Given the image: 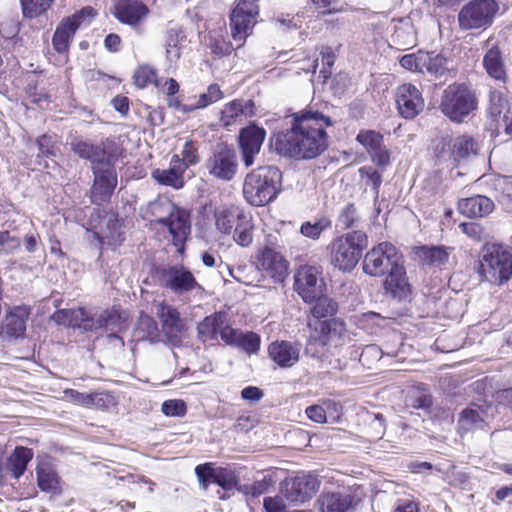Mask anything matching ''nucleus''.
<instances>
[{
	"instance_id": "473e14b6",
	"label": "nucleus",
	"mask_w": 512,
	"mask_h": 512,
	"mask_svg": "<svg viewBox=\"0 0 512 512\" xmlns=\"http://www.w3.org/2000/svg\"><path fill=\"white\" fill-rule=\"evenodd\" d=\"M416 32L409 20H400L394 26L391 42L399 50H408L416 45Z\"/></svg>"
},
{
	"instance_id": "f03ea898",
	"label": "nucleus",
	"mask_w": 512,
	"mask_h": 512,
	"mask_svg": "<svg viewBox=\"0 0 512 512\" xmlns=\"http://www.w3.org/2000/svg\"><path fill=\"white\" fill-rule=\"evenodd\" d=\"M141 214L144 219L165 227L177 251L183 252L185 241L191 231L188 211L176 206L167 197H157L141 208Z\"/></svg>"
},
{
	"instance_id": "774afa93",
	"label": "nucleus",
	"mask_w": 512,
	"mask_h": 512,
	"mask_svg": "<svg viewBox=\"0 0 512 512\" xmlns=\"http://www.w3.org/2000/svg\"><path fill=\"white\" fill-rule=\"evenodd\" d=\"M275 484L272 475H264L262 479H257L251 484V496L259 497L266 493L268 489Z\"/></svg>"
},
{
	"instance_id": "f8f14e48",
	"label": "nucleus",
	"mask_w": 512,
	"mask_h": 512,
	"mask_svg": "<svg viewBox=\"0 0 512 512\" xmlns=\"http://www.w3.org/2000/svg\"><path fill=\"white\" fill-rule=\"evenodd\" d=\"M160 285L177 295L194 290L202 291L194 275L182 265L168 266L159 271Z\"/></svg>"
},
{
	"instance_id": "9b49d317",
	"label": "nucleus",
	"mask_w": 512,
	"mask_h": 512,
	"mask_svg": "<svg viewBox=\"0 0 512 512\" xmlns=\"http://www.w3.org/2000/svg\"><path fill=\"white\" fill-rule=\"evenodd\" d=\"M258 13L259 7L256 0H239L232 10L230 28L233 39L240 42L238 47L242 46L251 33Z\"/></svg>"
},
{
	"instance_id": "f257e3e1",
	"label": "nucleus",
	"mask_w": 512,
	"mask_h": 512,
	"mask_svg": "<svg viewBox=\"0 0 512 512\" xmlns=\"http://www.w3.org/2000/svg\"><path fill=\"white\" fill-rule=\"evenodd\" d=\"M291 128L277 136L276 151L283 156L313 159L328 148L326 129L334 122L323 112L308 107L292 115Z\"/></svg>"
},
{
	"instance_id": "6e6d98bb",
	"label": "nucleus",
	"mask_w": 512,
	"mask_h": 512,
	"mask_svg": "<svg viewBox=\"0 0 512 512\" xmlns=\"http://www.w3.org/2000/svg\"><path fill=\"white\" fill-rule=\"evenodd\" d=\"M208 47L217 57L229 55L233 50L232 44L226 41L220 34H211L209 36Z\"/></svg>"
},
{
	"instance_id": "4c0bfd02",
	"label": "nucleus",
	"mask_w": 512,
	"mask_h": 512,
	"mask_svg": "<svg viewBox=\"0 0 512 512\" xmlns=\"http://www.w3.org/2000/svg\"><path fill=\"white\" fill-rule=\"evenodd\" d=\"M175 163L173 167L168 169H156L153 171V178L160 184L172 186L174 188H181L183 186L182 174L184 168L182 167L181 161L178 156H173Z\"/></svg>"
},
{
	"instance_id": "3c124183",
	"label": "nucleus",
	"mask_w": 512,
	"mask_h": 512,
	"mask_svg": "<svg viewBox=\"0 0 512 512\" xmlns=\"http://www.w3.org/2000/svg\"><path fill=\"white\" fill-rule=\"evenodd\" d=\"M195 474L199 485L203 490H207L210 483L216 484L218 469H214L211 463L200 464L195 468Z\"/></svg>"
},
{
	"instance_id": "7ed1b4c3",
	"label": "nucleus",
	"mask_w": 512,
	"mask_h": 512,
	"mask_svg": "<svg viewBox=\"0 0 512 512\" xmlns=\"http://www.w3.org/2000/svg\"><path fill=\"white\" fill-rule=\"evenodd\" d=\"M282 185V173L275 166H261L245 177L243 195L253 206H264L273 201Z\"/></svg>"
},
{
	"instance_id": "dca6fc26",
	"label": "nucleus",
	"mask_w": 512,
	"mask_h": 512,
	"mask_svg": "<svg viewBox=\"0 0 512 512\" xmlns=\"http://www.w3.org/2000/svg\"><path fill=\"white\" fill-rule=\"evenodd\" d=\"M257 267L269 276L274 283H282L288 274V261L275 249L265 246L256 255Z\"/></svg>"
},
{
	"instance_id": "2eb2a0df",
	"label": "nucleus",
	"mask_w": 512,
	"mask_h": 512,
	"mask_svg": "<svg viewBox=\"0 0 512 512\" xmlns=\"http://www.w3.org/2000/svg\"><path fill=\"white\" fill-rule=\"evenodd\" d=\"M205 167L214 179L229 182L233 180L238 171L236 153L227 146H218L207 160Z\"/></svg>"
},
{
	"instance_id": "13d9d810",
	"label": "nucleus",
	"mask_w": 512,
	"mask_h": 512,
	"mask_svg": "<svg viewBox=\"0 0 512 512\" xmlns=\"http://www.w3.org/2000/svg\"><path fill=\"white\" fill-rule=\"evenodd\" d=\"M179 39H180V34L177 30L170 29L167 32L166 57L169 62L176 61L180 56L179 47H178Z\"/></svg>"
},
{
	"instance_id": "69168bd1",
	"label": "nucleus",
	"mask_w": 512,
	"mask_h": 512,
	"mask_svg": "<svg viewBox=\"0 0 512 512\" xmlns=\"http://www.w3.org/2000/svg\"><path fill=\"white\" fill-rule=\"evenodd\" d=\"M423 51L419 50L417 53L404 55L400 59V65L413 72H419L421 70Z\"/></svg>"
},
{
	"instance_id": "a211bd4d",
	"label": "nucleus",
	"mask_w": 512,
	"mask_h": 512,
	"mask_svg": "<svg viewBox=\"0 0 512 512\" xmlns=\"http://www.w3.org/2000/svg\"><path fill=\"white\" fill-rule=\"evenodd\" d=\"M319 489V482L312 475H300L285 481L283 494L287 501L302 504L310 500Z\"/></svg>"
},
{
	"instance_id": "b1692460",
	"label": "nucleus",
	"mask_w": 512,
	"mask_h": 512,
	"mask_svg": "<svg viewBox=\"0 0 512 512\" xmlns=\"http://www.w3.org/2000/svg\"><path fill=\"white\" fill-rule=\"evenodd\" d=\"M384 289L392 298L403 300L410 294V285L402 265L394 266L384 281Z\"/></svg>"
},
{
	"instance_id": "ea45409f",
	"label": "nucleus",
	"mask_w": 512,
	"mask_h": 512,
	"mask_svg": "<svg viewBox=\"0 0 512 512\" xmlns=\"http://www.w3.org/2000/svg\"><path fill=\"white\" fill-rule=\"evenodd\" d=\"M332 221L330 217L322 215L315 217L312 220L305 221L300 226V233L307 238L312 240H318L321 234L330 229Z\"/></svg>"
},
{
	"instance_id": "2f4dec72",
	"label": "nucleus",
	"mask_w": 512,
	"mask_h": 512,
	"mask_svg": "<svg viewBox=\"0 0 512 512\" xmlns=\"http://www.w3.org/2000/svg\"><path fill=\"white\" fill-rule=\"evenodd\" d=\"M420 73L435 78L445 77L450 73L447 59L441 53L423 51Z\"/></svg>"
},
{
	"instance_id": "39448f33",
	"label": "nucleus",
	"mask_w": 512,
	"mask_h": 512,
	"mask_svg": "<svg viewBox=\"0 0 512 512\" xmlns=\"http://www.w3.org/2000/svg\"><path fill=\"white\" fill-rule=\"evenodd\" d=\"M368 246L364 231L354 230L336 237L329 245L331 264L343 272L353 270Z\"/></svg>"
},
{
	"instance_id": "c9c22d12",
	"label": "nucleus",
	"mask_w": 512,
	"mask_h": 512,
	"mask_svg": "<svg viewBox=\"0 0 512 512\" xmlns=\"http://www.w3.org/2000/svg\"><path fill=\"white\" fill-rule=\"evenodd\" d=\"M450 252L451 248L445 246H422L417 255L424 265L440 267L448 262Z\"/></svg>"
},
{
	"instance_id": "ddd939ff",
	"label": "nucleus",
	"mask_w": 512,
	"mask_h": 512,
	"mask_svg": "<svg viewBox=\"0 0 512 512\" xmlns=\"http://www.w3.org/2000/svg\"><path fill=\"white\" fill-rule=\"evenodd\" d=\"M294 289L306 303H312L322 296L325 283L319 269L314 266L299 268L294 275Z\"/></svg>"
},
{
	"instance_id": "a878e982",
	"label": "nucleus",
	"mask_w": 512,
	"mask_h": 512,
	"mask_svg": "<svg viewBox=\"0 0 512 512\" xmlns=\"http://www.w3.org/2000/svg\"><path fill=\"white\" fill-rule=\"evenodd\" d=\"M270 358L281 367H292L299 360V347L287 341L274 342L268 348Z\"/></svg>"
},
{
	"instance_id": "680f3d73",
	"label": "nucleus",
	"mask_w": 512,
	"mask_h": 512,
	"mask_svg": "<svg viewBox=\"0 0 512 512\" xmlns=\"http://www.w3.org/2000/svg\"><path fill=\"white\" fill-rule=\"evenodd\" d=\"M369 417V426H368V434L372 439H380L384 435L385 432V420L383 415L380 413L377 414H368Z\"/></svg>"
},
{
	"instance_id": "c03bdc74",
	"label": "nucleus",
	"mask_w": 512,
	"mask_h": 512,
	"mask_svg": "<svg viewBox=\"0 0 512 512\" xmlns=\"http://www.w3.org/2000/svg\"><path fill=\"white\" fill-rule=\"evenodd\" d=\"M458 422L466 431L481 428L484 423V411L479 406L466 408L461 412Z\"/></svg>"
},
{
	"instance_id": "20e7f679",
	"label": "nucleus",
	"mask_w": 512,
	"mask_h": 512,
	"mask_svg": "<svg viewBox=\"0 0 512 512\" xmlns=\"http://www.w3.org/2000/svg\"><path fill=\"white\" fill-rule=\"evenodd\" d=\"M477 273L482 281L501 286L512 276V254L502 244L487 243L480 253Z\"/></svg>"
},
{
	"instance_id": "412c9836",
	"label": "nucleus",
	"mask_w": 512,
	"mask_h": 512,
	"mask_svg": "<svg viewBox=\"0 0 512 512\" xmlns=\"http://www.w3.org/2000/svg\"><path fill=\"white\" fill-rule=\"evenodd\" d=\"M231 328L229 316L226 312L219 311L206 316L197 326L198 338L203 342L217 340L218 335L224 341V332Z\"/></svg>"
},
{
	"instance_id": "8fccbe9b",
	"label": "nucleus",
	"mask_w": 512,
	"mask_h": 512,
	"mask_svg": "<svg viewBox=\"0 0 512 512\" xmlns=\"http://www.w3.org/2000/svg\"><path fill=\"white\" fill-rule=\"evenodd\" d=\"M89 408L109 410L116 404V398L111 392L99 391L91 393Z\"/></svg>"
},
{
	"instance_id": "4be33fe9",
	"label": "nucleus",
	"mask_w": 512,
	"mask_h": 512,
	"mask_svg": "<svg viewBox=\"0 0 512 512\" xmlns=\"http://www.w3.org/2000/svg\"><path fill=\"white\" fill-rule=\"evenodd\" d=\"M156 315L161 322L164 335L170 342L178 340L179 335L184 331L185 324L180 317L178 310L164 302L157 304Z\"/></svg>"
},
{
	"instance_id": "5701e85b",
	"label": "nucleus",
	"mask_w": 512,
	"mask_h": 512,
	"mask_svg": "<svg viewBox=\"0 0 512 512\" xmlns=\"http://www.w3.org/2000/svg\"><path fill=\"white\" fill-rule=\"evenodd\" d=\"M149 8L139 0H121L115 6V17L122 23L138 27L147 18Z\"/></svg>"
},
{
	"instance_id": "cd10ccee",
	"label": "nucleus",
	"mask_w": 512,
	"mask_h": 512,
	"mask_svg": "<svg viewBox=\"0 0 512 512\" xmlns=\"http://www.w3.org/2000/svg\"><path fill=\"white\" fill-rule=\"evenodd\" d=\"M70 147L80 158L91 161L92 166L110 159V156L102 145H94L77 137L71 140Z\"/></svg>"
},
{
	"instance_id": "aec40b11",
	"label": "nucleus",
	"mask_w": 512,
	"mask_h": 512,
	"mask_svg": "<svg viewBox=\"0 0 512 512\" xmlns=\"http://www.w3.org/2000/svg\"><path fill=\"white\" fill-rule=\"evenodd\" d=\"M314 329L319 333L322 344L329 349L341 347L350 341L345 323L338 318L321 321Z\"/></svg>"
},
{
	"instance_id": "393cba45",
	"label": "nucleus",
	"mask_w": 512,
	"mask_h": 512,
	"mask_svg": "<svg viewBox=\"0 0 512 512\" xmlns=\"http://www.w3.org/2000/svg\"><path fill=\"white\" fill-rule=\"evenodd\" d=\"M29 317V309L26 306L11 308L5 315L2 322V332L8 337L18 338L26 330V321Z\"/></svg>"
},
{
	"instance_id": "864d4df0",
	"label": "nucleus",
	"mask_w": 512,
	"mask_h": 512,
	"mask_svg": "<svg viewBox=\"0 0 512 512\" xmlns=\"http://www.w3.org/2000/svg\"><path fill=\"white\" fill-rule=\"evenodd\" d=\"M356 140L369 154L383 142V136L374 130H361L358 133Z\"/></svg>"
},
{
	"instance_id": "e2e57ef3",
	"label": "nucleus",
	"mask_w": 512,
	"mask_h": 512,
	"mask_svg": "<svg viewBox=\"0 0 512 512\" xmlns=\"http://www.w3.org/2000/svg\"><path fill=\"white\" fill-rule=\"evenodd\" d=\"M21 242L17 236L8 230L0 231V253L9 254L20 248Z\"/></svg>"
},
{
	"instance_id": "423d86ee",
	"label": "nucleus",
	"mask_w": 512,
	"mask_h": 512,
	"mask_svg": "<svg viewBox=\"0 0 512 512\" xmlns=\"http://www.w3.org/2000/svg\"><path fill=\"white\" fill-rule=\"evenodd\" d=\"M477 105V98L468 85L453 83L443 91L439 107L451 121L461 123L477 109Z\"/></svg>"
},
{
	"instance_id": "052dcab7",
	"label": "nucleus",
	"mask_w": 512,
	"mask_h": 512,
	"mask_svg": "<svg viewBox=\"0 0 512 512\" xmlns=\"http://www.w3.org/2000/svg\"><path fill=\"white\" fill-rule=\"evenodd\" d=\"M161 411L169 417H180L186 414L187 407L184 401L172 399L163 402Z\"/></svg>"
},
{
	"instance_id": "6ab92c4d",
	"label": "nucleus",
	"mask_w": 512,
	"mask_h": 512,
	"mask_svg": "<svg viewBox=\"0 0 512 512\" xmlns=\"http://www.w3.org/2000/svg\"><path fill=\"white\" fill-rule=\"evenodd\" d=\"M266 136L265 129L255 124L244 127L239 132L238 142L242 153L243 163L246 167L254 163L255 156L260 152Z\"/></svg>"
},
{
	"instance_id": "c756f323",
	"label": "nucleus",
	"mask_w": 512,
	"mask_h": 512,
	"mask_svg": "<svg viewBox=\"0 0 512 512\" xmlns=\"http://www.w3.org/2000/svg\"><path fill=\"white\" fill-rule=\"evenodd\" d=\"M254 114V103L251 100H233L227 103L221 111V122L224 126H230L240 117H248Z\"/></svg>"
},
{
	"instance_id": "58836bf2",
	"label": "nucleus",
	"mask_w": 512,
	"mask_h": 512,
	"mask_svg": "<svg viewBox=\"0 0 512 512\" xmlns=\"http://www.w3.org/2000/svg\"><path fill=\"white\" fill-rule=\"evenodd\" d=\"M37 484L45 492H60V482L56 471L47 463H41L37 467Z\"/></svg>"
},
{
	"instance_id": "4d7b16f0",
	"label": "nucleus",
	"mask_w": 512,
	"mask_h": 512,
	"mask_svg": "<svg viewBox=\"0 0 512 512\" xmlns=\"http://www.w3.org/2000/svg\"><path fill=\"white\" fill-rule=\"evenodd\" d=\"M327 351H329V348L322 344V339L320 338L319 333L314 329L306 344V354L314 358H320Z\"/></svg>"
},
{
	"instance_id": "c85d7f7f",
	"label": "nucleus",
	"mask_w": 512,
	"mask_h": 512,
	"mask_svg": "<svg viewBox=\"0 0 512 512\" xmlns=\"http://www.w3.org/2000/svg\"><path fill=\"white\" fill-rule=\"evenodd\" d=\"M224 332V342L241 348L248 354H255L260 348V337L254 332H242L241 330L230 328Z\"/></svg>"
},
{
	"instance_id": "9d476101",
	"label": "nucleus",
	"mask_w": 512,
	"mask_h": 512,
	"mask_svg": "<svg viewBox=\"0 0 512 512\" xmlns=\"http://www.w3.org/2000/svg\"><path fill=\"white\" fill-rule=\"evenodd\" d=\"M96 16V11L86 6L72 16L64 18L57 26L53 35L52 44L58 53H65L69 49V45L78 28L88 25Z\"/></svg>"
},
{
	"instance_id": "09e8293b",
	"label": "nucleus",
	"mask_w": 512,
	"mask_h": 512,
	"mask_svg": "<svg viewBox=\"0 0 512 512\" xmlns=\"http://www.w3.org/2000/svg\"><path fill=\"white\" fill-rule=\"evenodd\" d=\"M360 221L359 213L354 204L345 205L339 212L337 222L342 229H348L356 226Z\"/></svg>"
},
{
	"instance_id": "5fc2aeb1",
	"label": "nucleus",
	"mask_w": 512,
	"mask_h": 512,
	"mask_svg": "<svg viewBox=\"0 0 512 512\" xmlns=\"http://www.w3.org/2000/svg\"><path fill=\"white\" fill-rule=\"evenodd\" d=\"M223 92L219 85L213 83L208 86L207 91L199 95L195 108H206L207 106L221 100Z\"/></svg>"
},
{
	"instance_id": "1a4fd4ad",
	"label": "nucleus",
	"mask_w": 512,
	"mask_h": 512,
	"mask_svg": "<svg viewBox=\"0 0 512 512\" xmlns=\"http://www.w3.org/2000/svg\"><path fill=\"white\" fill-rule=\"evenodd\" d=\"M398 260L395 246L389 242H381L364 256L363 271L372 277H382L399 265Z\"/></svg>"
},
{
	"instance_id": "bf43d9fd",
	"label": "nucleus",
	"mask_w": 512,
	"mask_h": 512,
	"mask_svg": "<svg viewBox=\"0 0 512 512\" xmlns=\"http://www.w3.org/2000/svg\"><path fill=\"white\" fill-rule=\"evenodd\" d=\"M362 178H366V185L371 186L374 194L378 197L379 188L382 183V176L371 166H364L359 169Z\"/></svg>"
},
{
	"instance_id": "f704fd0d",
	"label": "nucleus",
	"mask_w": 512,
	"mask_h": 512,
	"mask_svg": "<svg viewBox=\"0 0 512 512\" xmlns=\"http://www.w3.org/2000/svg\"><path fill=\"white\" fill-rule=\"evenodd\" d=\"M483 66L490 77L495 80L505 81V66L502 53L498 47L493 46L487 50L483 58Z\"/></svg>"
},
{
	"instance_id": "49530a36",
	"label": "nucleus",
	"mask_w": 512,
	"mask_h": 512,
	"mask_svg": "<svg viewBox=\"0 0 512 512\" xmlns=\"http://www.w3.org/2000/svg\"><path fill=\"white\" fill-rule=\"evenodd\" d=\"M315 305L311 309V314L314 318L321 319L331 317L336 314L338 304L331 298L320 296L314 300Z\"/></svg>"
},
{
	"instance_id": "603ef678",
	"label": "nucleus",
	"mask_w": 512,
	"mask_h": 512,
	"mask_svg": "<svg viewBox=\"0 0 512 512\" xmlns=\"http://www.w3.org/2000/svg\"><path fill=\"white\" fill-rule=\"evenodd\" d=\"M25 17L34 18L45 12L53 0H20Z\"/></svg>"
},
{
	"instance_id": "bb28decb",
	"label": "nucleus",
	"mask_w": 512,
	"mask_h": 512,
	"mask_svg": "<svg viewBox=\"0 0 512 512\" xmlns=\"http://www.w3.org/2000/svg\"><path fill=\"white\" fill-rule=\"evenodd\" d=\"M458 209L463 215L470 218L484 217L493 211L494 203L486 196L475 195L461 199L458 202Z\"/></svg>"
},
{
	"instance_id": "79ce46f5",
	"label": "nucleus",
	"mask_w": 512,
	"mask_h": 512,
	"mask_svg": "<svg viewBox=\"0 0 512 512\" xmlns=\"http://www.w3.org/2000/svg\"><path fill=\"white\" fill-rule=\"evenodd\" d=\"M488 113L495 121H499L500 118L507 121L509 104L502 92L497 90L490 91Z\"/></svg>"
},
{
	"instance_id": "6e6552de",
	"label": "nucleus",
	"mask_w": 512,
	"mask_h": 512,
	"mask_svg": "<svg viewBox=\"0 0 512 512\" xmlns=\"http://www.w3.org/2000/svg\"><path fill=\"white\" fill-rule=\"evenodd\" d=\"M499 11L495 0H473L465 5L459 15L458 21L462 29H479L490 26Z\"/></svg>"
},
{
	"instance_id": "a18cd8bd",
	"label": "nucleus",
	"mask_w": 512,
	"mask_h": 512,
	"mask_svg": "<svg viewBox=\"0 0 512 512\" xmlns=\"http://www.w3.org/2000/svg\"><path fill=\"white\" fill-rule=\"evenodd\" d=\"M137 331L141 339H149L151 342L159 339L157 322L147 314H141L139 317Z\"/></svg>"
},
{
	"instance_id": "e433bc0d",
	"label": "nucleus",
	"mask_w": 512,
	"mask_h": 512,
	"mask_svg": "<svg viewBox=\"0 0 512 512\" xmlns=\"http://www.w3.org/2000/svg\"><path fill=\"white\" fill-rule=\"evenodd\" d=\"M32 458L33 452L31 449L18 446L7 459V470L14 478L18 479L24 474Z\"/></svg>"
},
{
	"instance_id": "0e129e2a",
	"label": "nucleus",
	"mask_w": 512,
	"mask_h": 512,
	"mask_svg": "<svg viewBox=\"0 0 512 512\" xmlns=\"http://www.w3.org/2000/svg\"><path fill=\"white\" fill-rule=\"evenodd\" d=\"M237 477L234 472L225 468H218V475L216 476V484L224 490H232L237 487Z\"/></svg>"
},
{
	"instance_id": "a19ab883",
	"label": "nucleus",
	"mask_w": 512,
	"mask_h": 512,
	"mask_svg": "<svg viewBox=\"0 0 512 512\" xmlns=\"http://www.w3.org/2000/svg\"><path fill=\"white\" fill-rule=\"evenodd\" d=\"M240 213L224 207L216 209L214 214L216 229L222 234H230L239 222Z\"/></svg>"
},
{
	"instance_id": "f3484780",
	"label": "nucleus",
	"mask_w": 512,
	"mask_h": 512,
	"mask_svg": "<svg viewBox=\"0 0 512 512\" xmlns=\"http://www.w3.org/2000/svg\"><path fill=\"white\" fill-rule=\"evenodd\" d=\"M395 101L400 115L405 119H414L425 106L421 91L410 83L402 84L397 88Z\"/></svg>"
},
{
	"instance_id": "72a5a7b5",
	"label": "nucleus",
	"mask_w": 512,
	"mask_h": 512,
	"mask_svg": "<svg viewBox=\"0 0 512 512\" xmlns=\"http://www.w3.org/2000/svg\"><path fill=\"white\" fill-rule=\"evenodd\" d=\"M479 145L470 135H460L452 142V161L460 163L476 156Z\"/></svg>"
},
{
	"instance_id": "37998d69",
	"label": "nucleus",
	"mask_w": 512,
	"mask_h": 512,
	"mask_svg": "<svg viewBox=\"0 0 512 512\" xmlns=\"http://www.w3.org/2000/svg\"><path fill=\"white\" fill-rule=\"evenodd\" d=\"M253 225L250 216L240 213L239 222L234 228V240L242 247L249 246L253 241Z\"/></svg>"
},
{
	"instance_id": "de8ad7c7",
	"label": "nucleus",
	"mask_w": 512,
	"mask_h": 512,
	"mask_svg": "<svg viewBox=\"0 0 512 512\" xmlns=\"http://www.w3.org/2000/svg\"><path fill=\"white\" fill-rule=\"evenodd\" d=\"M133 79L134 84L140 89H143L152 83L159 86L156 79V71L149 65L139 66L134 72Z\"/></svg>"
},
{
	"instance_id": "7c9ffc66",
	"label": "nucleus",
	"mask_w": 512,
	"mask_h": 512,
	"mask_svg": "<svg viewBox=\"0 0 512 512\" xmlns=\"http://www.w3.org/2000/svg\"><path fill=\"white\" fill-rule=\"evenodd\" d=\"M353 497L340 492H327L320 495L318 503L321 512H347L352 506Z\"/></svg>"
},
{
	"instance_id": "338daca9",
	"label": "nucleus",
	"mask_w": 512,
	"mask_h": 512,
	"mask_svg": "<svg viewBox=\"0 0 512 512\" xmlns=\"http://www.w3.org/2000/svg\"><path fill=\"white\" fill-rule=\"evenodd\" d=\"M371 160L379 167H387L390 164V152L382 142L369 153Z\"/></svg>"
},
{
	"instance_id": "0eeeda50",
	"label": "nucleus",
	"mask_w": 512,
	"mask_h": 512,
	"mask_svg": "<svg viewBox=\"0 0 512 512\" xmlns=\"http://www.w3.org/2000/svg\"><path fill=\"white\" fill-rule=\"evenodd\" d=\"M51 318L58 325L79 328L84 331H95L115 325L118 322L119 315L109 310H103L92 315L84 308L78 307L57 310Z\"/></svg>"
},
{
	"instance_id": "4468645a",
	"label": "nucleus",
	"mask_w": 512,
	"mask_h": 512,
	"mask_svg": "<svg viewBox=\"0 0 512 512\" xmlns=\"http://www.w3.org/2000/svg\"><path fill=\"white\" fill-rule=\"evenodd\" d=\"M94 182L91 188L92 202L100 205L108 201L117 185V174L111 160L92 166Z\"/></svg>"
}]
</instances>
